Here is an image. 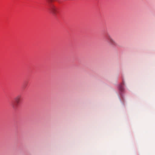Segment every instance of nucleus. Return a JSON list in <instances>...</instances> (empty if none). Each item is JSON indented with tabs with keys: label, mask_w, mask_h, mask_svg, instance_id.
I'll use <instances>...</instances> for the list:
<instances>
[{
	"label": "nucleus",
	"mask_w": 155,
	"mask_h": 155,
	"mask_svg": "<svg viewBox=\"0 0 155 155\" xmlns=\"http://www.w3.org/2000/svg\"><path fill=\"white\" fill-rule=\"evenodd\" d=\"M21 99V96L18 95L16 97L15 99V101L12 104V107L14 109H16L20 104Z\"/></svg>",
	"instance_id": "1"
},
{
	"label": "nucleus",
	"mask_w": 155,
	"mask_h": 155,
	"mask_svg": "<svg viewBox=\"0 0 155 155\" xmlns=\"http://www.w3.org/2000/svg\"><path fill=\"white\" fill-rule=\"evenodd\" d=\"M49 10L54 14H55L57 12V8L53 5H51L50 7Z\"/></svg>",
	"instance_id": "3"
},
{
	"label": "nucleus",
	"mask_w": 155,
	"mask_h": 155,
	"mask_svg": "<svg viewBox=\"0 0 155 155\" xmlns=\"http://www.w3.org/2000/svg\"><path fill=\"white\" fill-rule=\"evenodd\" d=\"M106 38L107 42L111 45H116V43L115 41L113 39L110 35H107V36H106Z\"/></svg>",
	"instance_id": "2"
},
{
	"label": "nucleus",
	"mask_w": 155,
	"mask_h": 155,
	"mask_svg": "<svg viewBox=\"0 0 155 155\" xmlns=\"http://www.w3.org/2000/svg\"><path fill=\"white\" fill-rule=\"evenodd\" d=\"M48 2H52L53 1V0H48Z\"/></svg>",
	"instance_id": "5"
},
{
	"label": "nucleus",
	"mask_w": 155,
	"mask_h": 155,
	"mask_svg": "<svg viewBox=\"0 0 155 155\" xmlns=\"http://www.w3.org/2000/svg\"><path fill=\"white\" fill-rule=\"evenodd\" d=\"M119 89L121 91H123L124 90V88L122 85L120 86Z\"/></svg>",
	"instance_id": "4"
}]
</instances>
